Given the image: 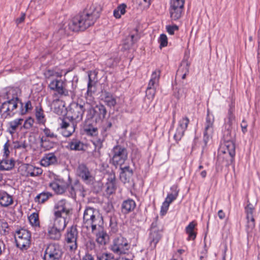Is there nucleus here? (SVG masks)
I'll return each instance as SVG.
<instances>
[{"instance_id": "1", "label": "nucleus", "mask_w": 260, "mask_h": 260, "mask_svg": "<svg viewBox=\"0 0 260 260\" xmlns=\"http://www.w3.org/2000/svg\"><path fill=\"white\" fill-rule=\"evenodd\" d=\"M102 10L98 4L87 5L83 11L72 18L68 24L69 28L75 32L84 31L94 25L100 18Z\"/></svg>"}, {"instance_id": "2", "label": "nucleus", "mask_w": 260, "mask_h": 260, "mask_svg": "<svg viewBox=\"0 0 260 260\" xmlns=\"http://www.w3.org/2000/svg\"><path fill=\"white\" fill-rule=\"evenodd\" d=\"M18 91L17 88H11L6 92L4 98L7 101L2 103L0 107L2 118L12 117L15 114L18 113L17 108L22 107L23 103L18 98Z\"/></svg>"}, {"instance_id": "3", "label": "nucleus", "mask_w": 260, "mask_h": 260, "mask_svg": "<svg viewBox=\"0 0 260 260\" xmlns=\"http://www.w3.org/2000/svg\"><path fill=\"white\" fill-rule=\"evenodd\" d=\"M235 134L232 132L231 128H225L223 131L222 146L220 152L225 155H228L229 159L226 166L231 165L234 160L235 155V145L234 143Z\"/></svg>"}, {"instance_id": "4", "label": "nucleus", "mask_w": 260, "mask_h": 260, "mask_svg": "<svg viewBox=\"0 0 260 260\" xmlns=\"http://www.w3.org/2000/svg\"><path fill=\"white\" fill-rule=\"evenodd\" d=\"M83 222L87 227L91 226L92 232L104 225L102 215L98 210L90 207H87L84 212Z\"/></svg>"}, {"instance_id": "5", "label": "nucleus", "mask_w": 260, "mask_h": 260, "mask_svg": "<svg viewBox=\"0 0 260 260\" xmlns=\"http://www.w3.org/2000/svg\"><path fill=\"white\" fill-rule=\"evenodd\" d=\"M88 103L72 102L70 104L67 110V115L68 118L76 122L82 120L85 111L87 110Z\"/></svg>"}, {"instance_id": "6", "label": "nucleus", "mask_w": 260, "mask_h": 260, "mask_svg": "<svg viewBox=\"0 0 260 260\" xmlns=\"http://www.w3.org/2000/svg\"><path fill=\"white\" fill-rule=\"evenodd\" d=\"M107 112V109L103 104L96 105L94 107L88 104L86 119L98 122L102 121L105 118Z\"/></svg>"}, {"instance_id": "7", "label": "nucleus", "mask_w": 260, "mask_h": 260, "mask_svg": "<svg viewBox=\"0 0 260 260\" xmlns=\"http://www.w3.org/2000/svg\"><path fill=\"white\" fill-rule=\"evenodd\" d=\"M113 156L110 159L111 163L116 168L121 166L127 159L128 152L126 148L119 145L115 146L112 149Z\"/></svg>"}, {"instance_id": "8", "label": "nucleus", "mask_w": 260, "mask_h": 260, "mask_svg": "<svg viewBox=\"0 0 260 260\" xmlns=\"http://www.w3.org/2000/svg\"><path fill=\"white\" fill-rule=\"evenodd\" d=\"M31 233L25 229H21L16 232L15 240L16 246L21 250H26L30 245Z\"/></svg>"}, {"instance_id": "9", "label": "nucleus", "mask_w": 260, "mask_h": 260, "mask_svg": "<svg viewBox=\"0 0 260 260\" xmlns=\"http://www.w3.org/2000/svg\"><path fill=\"white\" fill-rule=\"evenodd\" d=\"M63 254L61 246L57 243H50L46 247L44 260H60Z\"/></svg>"}, {"instance_id": "10", "label": "nucleus", "mask_w": 260, "mask_h": 260, "mask_svg": "<svg viewBox=\"0 0 260 260\" xmlns=\"http://www.w3.org/2000/svg\"><path fill=\"white\" fill-rule=\"evenodd\" d=\"M169 9L170 17L173 20H177L182 16L184 0H171Z\"/></svg>"}, {"instance_id": "11", "label": "nucleus", "mask_w": 260, "mask_h": 260, "mask_svg": "<svg viewBox=\"0 0 260 260\" xmlns=\"http://www.w3.org/2000/svg\"><path fill=\"white\" fill-rule=\"evenodd\" d=\"M77 174L87 185H90L94 181V176L92 175L91 171L85 164L82 163L78 165Z\"/></svg>"}, {"instance_id": "12", "label": "nucleus", "mask_w": 260, "mask_h": 260, "mask_svg": "<svg viewBox=\"0 0 260 260\" xmlns=\"http://www.w3.org/2000/svg\"><path fill=\"white\" fill-rule=\"evenodd\" d=\"M67 201L64 199L59 201L54 207V216L56 217H63L70 216L72 214V209L68 208L66 206Z\"/></svg>"}, {"instance_id": "13", "label": "nucleus", "mask_w": 260, "mask_h": 260, "mask_svg": "<svg viewBox=\"0 0 260 260\" xmlns=\"http://www.w3.org/2000/svg\"><path fill=\"white\" fill-rule=\"evenodd\" d=\"M129 247L127 240L123 237H119L114 240L111 250L115 253L121 254H125Z\"/></svg>"}, {"instance_id": "14", "label": "nucleus", "mask_w": 260, "mask_h": 260, "mask_svg": "<svg viewBox=\"0 0 260 260\" xmlns=\"http://www.w3.org/2000/svg\"><path fill=\"white\" fill-rule=\"evenodd\" d=\"M49 88L60 95H69V90L66 88V82L61 79H54L49 84Z\"/></svg>"}, {"instance_id": "15", "label": "nucleus", "mask_w": 260, "mask_h": 260, "mask_svg": "<svg viewBox=\"0 0 260 260\" xmlns=\"http://www.w3.org/2000/svg\"><path fill=\"white\" fill-rule=\"evenodd\" d=\"M78 236V231L76 226H72L68 229L66 235V241L68 243L74 244L70 246V249L75 250L77 248V239Z\"/></svg>"}, {"instance_id": "16", "label": "nucleus", "mask_w": 260, "mask_h": 260, "mask_svg": "<svg viewBox=\"0 0 260 260\" xmlns=\"http://www.w3.org/2000/svg\"><path fill=\"white\" fill-rule=\"evenodd\" d=\"M214 121V116L212 114H210L209 110L207 111L206 126L204 132L203 141L206 146L209 140L210 135L213 132V125Z\"/></svg>"}, {"instance_id": "17", "label": "nucleus", "mask_w": 260, "mask_h": 260, "mask_svg": "<svg viewBox=\"0 0 260 260\" xmlns=\"http://www.w3.org/2000/svg\"><path fill=\"white\" fill-rule=\"evenodd\" d=\"M189 120L187 117L182 118L179 121L178 126L176 129L174 138L176 142L180 141L184 136V132L186 130Z\"/></svg>"}, {"instance_id": "18", "label": "nucleus", "mask_w": 260, "mask_h": 260, "mask_svg": "<svg viewBox=\"0 0 260 260\" xmlns=\"http://www.w3.org/2000/svg\"><path fill=\"white\" fill-rule=\"evenodd\" d=\"M119 178L124 184L130 183L133 180L134 171L129 166L122 167L120 166Z\"/></svg>"}, {"instance_id": "19", "label": "nucleus", "mask_w": 260, "mask_h": 260, "mask_svg": "<svg viewBox=\"0 0 260 260\" xmlns=\"http://www.w3.org/2000/svg\"><path fill=\"white\" fill-rule=\"evenodd\" d=\"M66 187V190H68L69 192L68 196L73 199H76L77 190H80L81 184L79 181L76 179L72 182V179L69 176Z\"/></svg>"}, {"instance_id": "20", "label": "nucleus", "mask_w": 260, "mask_h": 260, "mask_svg": "<svg viewBox=\"0 0 260 260\" xmlns=\"http://www.w3.org/2000/svg\"><path fill=\"white\" fill-rule=\"evenodd\" d=\"M97 75L98 72L95 71H90L88 73L87 93L89 95H91L95 91V86L98 82Z\"/></svg>"}, {"instance_id": "21", "label": "nucleus", "mask_w": 260, "mask_h": 260, "mask_svg": "<svg viewBox=\"0 0 260 260\" xmlns=\"http://www.w3.org/2000/svg\"><path fill=\"white\" fill-rule=\"evenodd\" d=\"M254 208L252 204H249L245 207L247 219V229L251 231L255 226V220L253 216Z\"/></svg>"}, {"instance_id": "22", "label": "nucleus", "mask_w": 260, "mask_h": 260, "mask_svg": "<svg viewBox=\"0 0 260 260\" xmlns=\"http://www.w3.org/2000/svg\"><path fill=\"white\" fill-rule=\"evenodd\" d=\"M102 100L110 108L114 107L117 104L116 98L112 93L106 90L102 91Z\"/></svg>"}, {"instance_id": "23", "label": "nucleus", "mask_w": 260, "mask_h": 260, "mask_svg": "<svg viewBox=\"0 0 260 260\" xmlns=\"http://www.w3.org/2000/svg\"><path fill=\"white\" fill-rule=\"evenodd\" d=\"M136 207L134 200L128 199L123 201L121 206V212L123 214L126 215L133 211Z\"/></svg>"}, {"instance_id": "24", "label": "nucleus", "mask_w": 260, "mask_h": 260, "mask_svg": "<svg viewBox=\"0 0 260 260\" xmlns=\"http://www.w3.org/2000/svg\"><path fill=\"white\" fill-rule=\"evenodd\" d=\"M235 111V105L233 103L230 105L228 113L227 119L225 120V128H232V125L235 122V116L234 114Z\"/></svg>"}, {"instance_id": "25", "label": "nucleus", "mask_w": 260, "mask_h": 260, "mask_svg": "<svg viewBox=\"0 0 260 260\" xmlns=\"http://www.w3.org/2000/svg\"><path fill=\"white\" fill-rule=\"evenodd\" d=\"M15 164V161L13 158L4 157L0 161V171H10L14 167Z\"/></svg>"}, {"instance_id": "26", "label": "nucleus", "mask_w": 260, "mask_h": 260, "mask_svg": "<svg viewBox=\"0 0 260 260\" xmlns=\"http://www.w3.org/2000/svg\"><path fill=\"white\" fill-rule=\"evenodd\" d=\"M57 163V158L53 153L46 154L41 160V165L44 167H48Z\"/></svg>"}, {"instance_id": "27", "label": "nucleus", "mask_w": 260, "mask_h": 260, "mask_svg": "<svg viewBox=\"0 0 260 260\" xmlns=\"http://www.w3.org/2000/svg\"><path fill=\"white\" fill-rule=\"evenodd\" d=\"M23 166L25 169L27 176H38L43 173V170L40 168L34 167L32 165L28 164H24Z\"/></svg>"}, {"instance_id": "28", "label": "nucleus", "mask_w": 260, "mask_h": 260, "mask_svg": "<svg viewBox=\"0 0 260 260\" xmlns=\"http://www.w3.org/2000/svg\"><path fill=\"white\" fill-rule=\"evenodd\" d=\"M161 236L158 230H154L150 232L149 239L152 249H154L156 247V245L161 239Z\"/></svg>"}, {"instance_id": "29", "label": "nucleus", "mask_w": 260, "mask_h": 260, "mask_svg": "<svg viewBox=\"0 0 260 260\" xmlns=\"http://www.w3.org/2000/svg\"><path fill=\"white\" fill-rule=\"evenodd\" d=\"M114 121L113 117L106 120L104 121L101 126V135L104 138H106L109 132L113 127V123Z\"/></svg>"}, {"instance_id": "30", "label": "nucleus", "mask_w": 260, "mask_h": 260, "mask_svg": "<svg viewBox=\"0 0 260 260\" xmlns=\"http://www.w3.org/2000/svg\"><path fill=\"white\" fill-rule=\"evenodd\" d=\"M84 147L83 143L77 139H73L67 146V148L75 151H84Z\"/></svg>"}, {"instance_id": "31", "label": "nucleus", "mask_w": 260, "mask_h": 260, "mask_svg": "<svg viewBox=\"0 0 260 260\" xmlns=\"http://www.w3.org/2000/svg\"><path fill=\"white\" fill-rule=\"evenodd\" d=\"M62 232L63 231L56 227L53 225L49 226L48 229V236L52 240H59L61 237Z\"/></svg>"}, {"instance_id": "32", "label": "nucleus", "mask_w": 260, "mask_h": 260, "mask_svg": "<svg viewBox=\"0 0 260 260\" xmlns=\"http://www.w3.org/2000/svg\"><path fill=\"white\" fill-rule=\"evenodd\" d=\"M13 202V198L6 191H0V205L3 207H8L11 205Z\"/></svg>"}, {"instance_id": "33", "label": "nucleus", "mask_w": 260, "mask_h": 260, "mask_svg": "<svg viewBox=\"0 0 260 260\" xmlns=\"http://www.w3.org/2000/svg\"><path fill=\"white\" fill-rule=\"evenodd\" d=\"M99 232L96 234V241L100 244H106L109 239L106 232L104 230V225L102 228H98Z\"/></svg>"}, {"instance_id": "34", "label": "nucleus", "mask_w": 260, "mask_h": 260, "mask_svg": "<svg viewBox=\"0 0 260 260\" xmlns=\"http://www.w3.org/2000/svg\"><path fill=\"white\" fill-rule=\"evenodd\" d=\"M197 225L195 221L190 222L185 228L186 233L188 235V240H194L197 237V232L194 231V228Z\"/></svg>"}, {"instance_id": "35", "label": "nucleus", "mask_w": 260, "mask_h": 260, "mask_svg": "<svg viewBox=\"0 0 260 260\" xmlns=\"http://www.w3.org/2000/svg\"><path fill=\"white\" fill-rule=\"evenodd\" d=\"M52 196L53 194L51 192L43 191L35 198L34 201L38 204H43Z\"/></svg>"}, {"instance_id": "36", "label": "nucleus", "mask_w": 260, "mask_h": 260, "mask_svg": "<svg viewBox=\"0 0 260 260\" xmlns=\"http://www.w3.org/2000/svg\"><path fill=\"white\" fill-rule=\"evenodd\" d=\"M67 216H63V217H54V223L52 225L63 231L67 226Z\"/></svg>"}, {"instance_id": "37", "label": "nucleus", "mask_w": 260, "mask_h": 260, "mask_svg": "<svg viewBox=\"0 0 260 260\" xmlns=\"http://www.w3.org/2000/svg\"><path fill=\"white\" fill-rule=\"evenodd\" d=\"M49 186L58 194L63 193L66 190V185H62L59 184L57 181L51 182Z\"/></svg>"}, {"instance_id": "38", "label": "nucleus", "mask_w": 260, "mask_h": 260, "mask_svg": "<svg viewBox=\"0 0 260 260\" xmlns=\"http://www.w3.org/2000/svg\"><path fill=\"white\" fill-rule=\"evenodd\" d=\"M55 143L43 137L40 139V146L45 150H48L54 147Z\"/></svg>"}, {"instance_id": "39", "label": "nucleus", "mask_w": 260, "mask_h": 260, "mask_svg": "<svg viewBox=\"0 0 260 260\" xmlns=\"http://www.w3.org/2000/svg\"><path fill=\"white\" fill-rule=\"evenodd\" d=\"M138 40V38L134 35L127 37L123 43V48L124 50L129 49Z\"/></svg>"}, {"instance_id": "40", "label": "nucleus", "mask_w": 260, "mask_h": 260, "mask_svg": "<svg viewBox=\"0 0 260 260\" xmlns=\"http://www.w3.org/2000/svg\"><path fill=\"white\" fill-rule=\"evenodd\" d=\"M22 121L23 119L21 118L16 119L13 121H10L9 123V127L8 130L9 133L11 134H13Z\"/></svg>"}, {"instance_id": "41", "label": "nucleus", "mask_w": 260, "mask_h": 260, "mask_svg": "<svg viewBox=\"0 0 260 260\" xmlns=\"http://www.w3.org/2000/svg\"><path fill=\"white\" fill-rule=\"evenodd\" d=\"M36 116L39 123L44 124L46 122V119L44 114V111L41 107L40 108L37 107L36 108Z\"/></svg>"}, {"instance_id": "42", "label": "nucleus", "mask_w": 260, "mask_h": 260, "mask_svg": "<svg viewBox=\"0 0 260 260\" xmlns=\"http://www.w3.org/2000/svg\"><path fill=\"white\" fill-rule=\"evenodd\" d=\"M106 138L102 137V138H99L97 139L93 144L95 146V156L96 157H99L101 155L100 149L103 147V143L105 141Z\"/></svg>"}, {"instance_id": "43", "label": "nucleus", "mask_w": 260, "mask_h": 260, "mask_svg": "<svg viewBox=\"0 0 260 260\" xmlns=\"http://www.w3.org/2000/svg\"><path fill=\"white\" fill-rule=\"evenodd\" d=\"M76 124L74 122L72 121L71 124L68 125L62 131V135L65 137H69L75 132Z\"/></svg>"}, {"instance_id": "44", "label": "nucleus", "mask_w": 260, "mask_h": 260, "mask_svg": "<svg viewBox=\"0 0 260 260\" xmlns=\"http://www.w3.org/2000/svg\"><path fill=\"white\" fill-rule=\"evenodd\" d=\"M187 84L182 82V87L178 89L177 92L175 93V96L178 99H179L180 98L185 97L188 91L187 88L185 87V86Z\"/></svg>"}, {"instance_id": "45", "label": "nucleus", "mask_w": 260, "mask_h": 260, "mask_svg": "<svg viewBox=\"0 0 260 260\" xmlns=\"http://www.w3.org/2000/svg\"><path fill=\"white\" fill-rule=\"evenodd\" d=\"M84 131L88 136H95L98 134V128L90 124L85 127Z\"/></svg>"}, {"instance_id": "46", "label": "nucleus", "mask_w": 260, "mask_h": 260, "mask_svg": "<svg viewBox=\"0 0 260 260\" xmlns=\"http://www.w3.org/2000/svg\"><path fill=\"white\" fill-rule=\"evenodd\" d=\"M29 221L32 226H37L40 225L39 215L37 213H32L28 217Z\"/></svg>"}, {"instance_id": "47", "label": "nucleus", "mask_w": 260, "mask_h": 260, "mask_svg": "<svg viewBox=\"0 0 260 260\" xmlns=\"http://www.w3.org/2000/svg\"><path fill=\"white\" fill-rule=\"evenodd\" d=\"M90 185H92V190L94 192L96 193L100 192L103 188V184L100 181H93Z\"/></svg>"}, {"instance_id": "48", "label": "nucleus", "mask_w": 260, "mask_h": 260, "mask_svg": "<svg viewBox=\"0 0 260 260\" xmlns=\"http://www.w3.org/2000/svg\"><path fill=\"white\" fill-rule=\"evenodd\" d=\"M141 157L140 152L137 148L133 149L131 154V160L134 165Z\"/></svg>"}, {"instance_id": "49", "label": "nucleus", "mask_w": 260, "mask_h": 260, "mask_svg": "<svg viewBox=\"0 0 260 260\" xmlns=\"http://www.w3.org/2000/svg\"><path fill=\"white\" fill-rule=\"evenodd\" d=\"M31 103L30 101H28L25 105V109H24L23 108V105L19 107V110L18 112V114L20 115L25 114L28 110H31L32 109Z\"/></svg>"}, {"instance_id": "50", "label": "nucleus", "mask_w": 260, "mask_h": 260, "mask_svg": "<svg viewBox=\"0 0 260 260\" xmlns=\"http://www.w3.org/2000/svg\"><path fill=\"white\" fill-rule=\"evenodd\" d=\"M106 192L107 194H112L115 192L117 187L116 182L114 183H106Z\"/></svg>"}, {"instance_id": "51", "label": "nucleus", "mask_w": 260, "mask_h": 260, "mask_svg": "<svg viewBox=\"0 0 260 260\" xmlns=\"http://www.w3.org/2000/svg\"><path fill=\"white\" fill-rule=\"evenodd\" d=\"M187 63L188 64V70L189 69V67H190V62L188 60V59L187 58H184L181 63H180V67L178 70V71H177V75H179L181 73H185V69L186 68H185V66H184L183 64V63Z\"/></svg>"}, {"instance_id": "52", "label": "nucleus", "mask_w": 260, "mask_h": 260, "mask_svg": "<svg viewBox=\"0 0 260 260\" xmlns=\"http://www.w3.org/2000/svg\"><path fill=\"white\" fill-rule=\"evenodd\" d=\"M14 148L16 149H26L28 145L27 143L25 142V141H16L14 142Z\"/></svg>"}, {"instance_id": "53", "label": "nucleus", "mask_w": 260, "mask_h": 260, "mask_svg": "<svg viewBox=\"0 0 260 260\" xmlns=\"http://www.w3.org/2000/svg\"><path fill=\"white\" fill-rule=\"evenodd\" d=\"M0 231L3 235H7L9 233V225L7 222H0Z\"/></svg>"}, {"instance_id": "54", "label": "nucleus", "mask_w": 260, "mask_h": 260, "mask_svg": "<svg viewBox=\"0 0 260 260\" xmlns=\"http://www.w3.org/2000/svg\"><path fill=\"white\" fill-rule=\"evenodd\" d=\"M159 48L166 47L168 45V38L165 34H161L159 38Z\"/></svg>"}, {"instance_id": "55", "label": "nucleus", "mask_w": 260, "mask_h": 260, "mask_svg": "<svg viewBox=\"0 0 260 260\" xmlns=\"http://www.w3.org/2000/svg\"><path fill=\"white\" fill-rule=\"evenodd\" d=\"M98 260H115L114 256L111 253H102L97 256Z\"/></svg>"}, {"instance_id": "56", "label": "nucleus", "mask_w": 260, "mask_h": 260, "mask_svg": "<svg viewBox=\"0 0 260 260\" xmlns=\"http://www.w3.org/2000/svg\"><path fill=\"white\" fill-rule=\"evenodd\" d=\"M43 131L47 138H50L51 139L57 138V135L52 132L49 128L45 127Z\"/></svg>"}, {"instance_id": "57", "label": "nucleus", "mask_w": 260, "mask_h": 260, "mask_svg": "<svg viewBox=\"0 0 260 260\" xmlns=\"http://www.w3.org/2000/svg\"><path fill=\"white\" fill-rule=\"evenodd\" d=\"M155 93V88H147L146 90V97L150 100L153 99Z\"/></svg>"}, {"instance_id": "58", "label": "nucleus", "mask_w": 260, "mask_h": 260, "mask_svg": "<svg viewBox=\"0 0 260 260\" xmlns=\"http://www.w3.org/2000/svg\"><path fill=\"white\" fill-rule=\"evenodd\" d=\"M169 206L170 204L167 203V201H164L163 202L160 209V214L161 215H164L167 213L169 209Z\"/></svg>"}, {"instance_id": "59", "label": "nucleus", "mask_w": 260, "mask_h": 260, "mask_svg": "<svg viewBox=\"0 0 260 260\" xmlns=\"http://www.w3.org/2000/svg\"><path fill=\"white\" fill-rule=\"evenodd\" d=\"M78 79L77 77H74L71 83H72V88L69 90L71 93H74L75 92V90L77 87V83H78Z\"/></svg>"}, {"instance_id": "60", "label": "nucleus", "mask_w": 260, "mask_h": 260, "mask_svg": "<svg viewBox=\"0 0 260 260\" xmlns=\"http://www.w3.org/2000/svg\"><path fill=\"white\" fill-rule=\"evenodd\" d=\"M45 76L47 78H50L51 77H59V76H60V75H59V73H58V72H56L55 71H54V70H48L45 74Z\"/></svg>"}, {"instance_id": "61", "label": "nucleus", "mask_w": 260, "mask_h": 260, "mask_svg": "<svg viewBox=\"0 0 260 260\" xmlns=\"http://www.w3.org/2000/svg\"><path fill=\"white\" fill-rule=\"evenodd\" d=\"M160 70H156L152 72L150 79L158 82L159 79L160 77Z\"/></svg>"}, {"instance_id": "62", "label": "nucleus", "mask_w": 260, "mask_h": 260, "mask_svg": "<svg viewBox=\"0 0 260 260\" xmlns=\"http://www.w3.org/2000/svg\"><path fill=\"white\" fill-rule=\"evenodd\" d=\"M33 123L34 120L30 117L24 121L23 127L25 129H29L32 127Z\"/></svg>"}, {"instance_id": "63", "label": "nucleus", "mask_w": 260, "mask_h": 260, "mask_svg": "<svg viewBox=\"0 0 260 260\" xmlns=\"http://www.w3.org/2000/svg\"><path fill=\"white\" fill-rule=\"evenodd\" d=\"M171 192L170 193L172 194L174 197H175V198L177 199V198L178 196L179 189H178V186L177 185H173L171 187Z\"/></svg>"}, {"instance_id": "64", "label": "nucleus", "mask_w": 260, "mask_h": 260, "mask_svg": "<svg viewBox=\"0 0 260 260\" xmlns=\"http://www.w3.org/2000/svg\"><path fill=\"white\" fill-rule=\"evenodd\" d=\"M9 145L8 144V142L6 143L4 146V157H8L10 155V151L9 149Z\"/></svg>"}]
</instances>
